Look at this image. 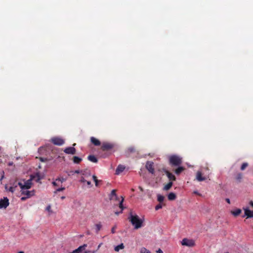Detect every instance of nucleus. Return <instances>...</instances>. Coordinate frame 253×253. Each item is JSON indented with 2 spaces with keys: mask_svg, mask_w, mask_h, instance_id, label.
<instances>
[{
  "mask_svg": "<svg viewBox=\"0 0 253 253\" xmlns=\"http://www.w3.org/2000/svg\"><path fill=\"white\" fill-rule=\"evenodd\" d=\"M128 219L132 225L134 226L135 229L140 228L142 226L143 220L140 219L137 215H133L132 212H130Z\"/></svg>",
  "mask_w": 253,
  "mask_h": 253,
  "instance_id": "nucleus-1",
  "label": "nucleus"
},
{
  "mask_svg": "<svg viewBox=\"0 0 253 253\" xmlns=\"http://www.w3.org/2000/svg\"><path fill=\"white\" fill-rule=\"evenodd\" d=\"M169 164L172 167L179 166L182 163V158L178 155H172L169 157Z\"/></svg>",
  "mask_w": 253,
  "mask_h": 253,
  "instance_id": "nucleus-2",
  "label": "nucleus"
},
{
  "mask_svg": "<svg viewBox=\"0 0 253 253\" xmlns=\"http://www.w3.org/2000/svg\"><path fill=\"white\" fill-rule=\"evenodd\" d=\"M116 145L114 143L103 142L101 145V149L103 151H115Z\"/></svg>",
  "mask_w": 253,
  "mask_h": 253,
  "instance_id": "nucleus-3",
  "label": "nucleus"
},
{
  "mask_svg": "<svg viewBox=\"0 0 253 253\" xmlns=\"http://www.w3.org/2000/svg\"><path fill=\"white\" fill-rule=\"evenodd\" d=\"M32 178L27 180L26 181H24V183H22L21 182H18V184L20 186L21 189H30L32 184Z\"/></svg>",
  "mask_w": 253,
  "mask_h": 253,
  "instance_id": "nucleus-4",
  "label": "nucleus"
},
{
  "mask_svg": "<svg viewBox=\"0 0 253 253\" xmlns=\"http://www.w3.org/2000/svg\"><path fill=\"white\" fill-rule=\"evenodd\" d=\"M181 244L183 246L192 247L195 246V242L193 240L184 238L182 240Z\"/></svg>",
  "mask_w": 253,
  "mask_h": 253,
  "instance_id": "nucleus-5",
  "label": "nucleus"
},
{
  "mask_svg": "<svg viewBox=\"0 0 253 253\" xmlns=\"http://www.w3.org/2000/svg\"><path fill=\"white\" fill-rule=\"evenodd\" d=\"M51 142L56 145L61 146L63 145L65 141L64 140L60 137H54L51 138Z\"/></svg>",
  "mask_w": 253,
  "mask_h": 253,
  "instance_id": "nucleus-6",
  "label": "nucleus"
},
{
  "mask_svg": "<svg viewBox=\"0 0 253 253\" xmlns=\"http://www.w3.org/2000/svg\"><path fill=\"white\" fill-rule=\"evenodd\" d=\"M9 200L7 197H4L0 200V209H6L9 206Z\"/></svg>",
  "mask_w": 253,
  "mask_h": 253,
  "instance_id": "nucleus-7",
  "label": "nucleus"
},
{
  "mask_svg": "<svg viewBox=\"0 0 253 253\" xmlns=\"http://www.w3.org/2000/svg\"><path fill=\"white\" fill-rule=\"evenodd\" d=\"M76 145V144L74 143L73 146H75ZM64 152L67 154L74 155L76 153V150L74 147H69L66 148L64 149Z\"/></svg>",
  "mask_w": 253,
  "mask_h": 253,
  "instance_id": "nucleus-8",
  "label": "nucleus"
},
{
  "mask_svg": "<svg viewBox=\"0 0 253 253\" xmlns=\"http://www.w3.org/2000/svg\"><path fill=\"white\" fill-rule=\"evenodd\" d=\"M146 168L149 172L152 174L154 173V163L151 161H147L146 164Z\"/></svg>",
  "mask_w": 253,
  "mask_h": 253,
  "instance_id": "nucleus-9",
  "label": "nucleus"
},
{
  "mask_svg": "<svg viewBox=\"0 0 253 253\" xmlns=\"http://www.w3.org/2000/svg\"><path fill=\"white\" fill-rule=\"evenodd\" d=\"M21 192L22 195H24L27 196L28 198H30L35 195V191H29L28 189H21Z\"/></svg>",
  "mask_w": 253,
  "mask_h": 253,
  "instance_id": "nucleus-10",
  "label": "nucleus"
},
{
  "mask_svg": "<svg viewBox=\"0 0 253 253\" xmlns=\"http://www.w3.org/2000/svg\"><path fill=\"white\" fill-rule=\"evenodd\" d=\"M243 210L244 211V216H247V218L253 217V211H251L248 207L243 208Z\"/></svg>",
  "mask_w": 253,
  "mask_h": 253,
  "instance_id": "nucleus-11",
  "label": "nucleus"
},
{
  "mask_svg": "<svg viewBox=\"0 0 253 253\" xmlns=\"http://www.w3.org/2000/svg\"><path fill=\"white\" fill-rule=\"evenodd\" d=\"M163 171L165 172V173L167 175L168 178L171 181H175L176 180L175 176L170 171L166 169H163Z\"/></svg>",
  "mask_w": 253,
  "mask_h": 253,
  "instance_id": "nucleus-12",
  "label": "nucleus"
},
{
  "mask_svg": "<svg viewBox=\"0 0 253 253\" xmlns=\"http://www.w3.org/2000/svg\"><path fill=\"white\" fill-rule=\"evenodd\" d=\"M125 169V167L120 165L116 169L115 174L117 175L119 174L121 172H123Z\"/></svg>",
  "mask_w": 253,
  "mask_h": 253,
  "instance_id": "nucleus-13",
  "label": "nucleus"
},
{
  "mask_svg": "<svg viewBox=\"0 0 253 253\" xmlns=\"http://www.w3.org/2000/svg\"><path fill=\"white\" fill-rule=\"evenodd\" d=\"M90 141L95 146H99L101 144L100 141L94 137H91Z\"/></svg>",
  "mask_w": 253,
  "mask_h": 253,
  "instance_id": "nucleus-14",
  "label": "nucleus"
},
{
  "mask_svg": "<svg viewBox=\"0 0 253 253\" xmlns=\"http://www.w3.org/2000/svg\"><path fill=\"white\" fill-rule=\"evenodd\" d=\"M196 178L199 181H202L206 179V177L202 176V173L200 171H198L197 173Z\"/></svg>",
  "mask_w": 253,
  "mask_h": 253,
  "instance_id": "nucleus-15",
  "label": "nucleus"
},
{
  "mask_svg": "<svg viewBox=\"0 0 253 253\" xmlns=\"http://www.w3.org/2000/svg\"><path fill=\"white\" fill-rule=\"evenodd\" d=\"M177 167L178 168L175 169L174 172L176 174L179 175L185 169V168L180 166Z\"/></svg>",
  "mask_w": 253,
  "mask_h": 253,
  "instance_id": "nucleus-16",
  "label": "nucleus"
},
{
  "mask_svg": "<svg viewBox=\"0 0 253 253\" xmlns=\"http://www.w3.org/2000/svg\"><path fill=\"white\" fill-rule=\"evenodd\" d=\"M87 159L90 162L96 163L98 162L97 159L94 155H89L87 157Z\"/></svg>",
  "mask_w": 253,
  "mask_h": 253,
  "instance_id": "nucleus-17",
  "label": "nucleus"
},
{
  "mask_svg": "<svg viewBox=\"0 0 253 253\" xmlns=\"http://www.w3.org/2000/svg\"><path fill=\"white\" fill-rule=\"evenodd\" d=\"M82 161V159L78 156H74L73 158V161L75 164H80Z\"/></svg>",
  "mask_w": 253,
  "mask_h": 253,
  "instance_id": "nucleus-18",
  "label": "nucleus"
},
{
  "mask_svg": "<svg viewBox=\"0 0 253 253\" xmlns=\"http://www.w3.org/2000/svg\"><path fill=\"white\" fill-rule=\"evenodd\" d=\"M168 198L170 201L174 200L176 199V195L174 193L171 192L169 194Z\"/></svg>",
  "mask_w": 253,
  "mask_h": 253,
  "instance_id": "nucleus-19",
  "label": "nucleus"
},
{
  "mask_svg": "<svg viewBox=\"0 0 253 253\" xmlns=\"http://www.w3.org/2000/svg\"><path fill=\"white\" fill-rule=\"evenodd\" d=\"M172 182L170 181L168 183H167L166 185H165V186L163 188V189L164 190H169L172 186Z\"/></svg>",
  "mask_w": 253,
  "mask_h": 253,
  "instance_id": "nucleus-20",
  "label": "nucleus"
},
{
  "mask_svg": "<svg viewBox=\"0 0 253 253\" xmlns=\"http://www.w3.org/2000/svg\"><path fill=\"white\" fill-rule=\"evenodd\" d=\"M125 248V246L123 243L117 246L115 248V251L116 252H119L120 250L123 249Z\"/></svg>",
  "mask_w": 253,
  "mask_h": 253,
  "instance_id": "nucleus-21",
  "label": "nucleus"
},
{
  "mask_svg": "<svg viewBox=\"0 0 253 253\" xmlns=\"http://www.w3.org/2000/svg\"><path fill=\"white\" fill-rule=\"evenodd\" d=\"M231 212L234 216H238L241 213V210L238 209L234 211H232Z\"/></svg>",
  "mask_w": 253,
  "mask_h": 253,
  "instance_id": "nucleus-22",
  "label": "nucleus"
},
{
  "mask_svg": "<svg viewBox=\"0 0 253 253\" xmlns=\"http://www.w3.org/2000/svg\"><path fill=\"white\" fill-rule=\"evenodd\" d=\"M113 196H115L116 199L118 198V197L117 196V194H116V190H115V189L111 191V194H110V200H112Z\"/></svg>",
  "mask_w": 253,
  "mask_h": 253,
  "instance_id": "nucleus-23",
  "label": "nucleus"
},
{
  "mask_svg": "<svg viewBox=\"0 0 253 253\" xmlns=\"http://www.w3.org/2000/svg\"><path fill=\"white\" fill-rule=\"evenodd\" d=\"M165 197L164 196H162L160 194L157 195V200L158 202H159L160 203L163 202L164 200Z\"/></svg>",
  "mask_w": 253,
  "mask_h": 253,
  "instance_id": "nucleus-24",
  "label": "nucleus"
},
{
  "mask_svg": "<svg viewBox=\"0 0 253 253\" xmlns=\"http://www.w3.org/2000/svg\"><path fill=\"white\" fill-rule=\"evenodd\" d=\"M95 226L96 233H98L102 227V225L100 223H97V224H95Z\"/></svg>",
  "mask_w": 253,
  "mask_h": 253,
  "instance_id": "nucleus-25",
  "label": "nucleus"
},
{
  "mask_svg": "<svg viewBox=\"0 0 253 253\" xmlns=\"http://www.w3.org/2000/svg\"><path fill=\"white\" fill-rule=\"evenodd\" d=\"M124 198H123V197H122V200H121V202H120V203H119V207H120V208H121V210H122V211H121L120 212H122V211H123V210L124 209V208H125L124 207L123 205V202H124Z\"/></svg>",
  "mask_w": 253,
  "mask_h": 253,
  "instance_id": "nucleus-26",
  "label": "nucleus"
},
{
  "mask_svg": "<svg viewBox=\"0 0 253 253\" xmlns=\"http://www.w3.org/2000/svg\"><path fill=\"white\" fill-rule=\"evenodd\" d=\"M140 253H151V252L144 247H143L140 250Z\"/></svg>",
  "mask_w": 253,
  "mask_h": 253,
  "instance_id": "nucleus-27",
  "label": "nucleus"
},
{
  "mask_svg": "<svg viewBox=\"0 0 253 253\" xmlns=\"http://www.w3.org/2000/svg\"><path fill=\"white\" fill-rule=\"evenodd\" d=\"M127 151L130 153H134L135 151V149L133 147H130L128 148Z\"/></svg>",
  "mask_w": 253,
  "mask_h": 253,
  "instance_id": "nucleus-28",
  "label": "nucleus"
},
{
  "mask_svg": "<svg viewBox=\"0 0 253 253\" xmlns=\"http://www.w3.org/2000/svg\"><path fill=\"white\" fill-rule=\"evenodd\" d=\"M92 178L93 179V180L94 181L95 183V186H98V180L97 179V177L95 176V175H93L92 176Z\"/></svg>",
  "mask_w": 253,
  "mask_h": 253,
  "instance_id": "nucleus-29",
  "label": "nucleus"
},
{
  "mask_svg": "<svg viewBox=\"0 0 253 253\" xmlns=\"http://www.w3.org/2000/svg\"><path fill=\"white\" fill-rule=\"evenodd\" d=\"M82 247H79L78 249L73 251L71 253H79L80 252L82 251Z\"/></svg>",
  "mask_w": 253,
  "mask_h": 253,
  "instance_id": "nucleus-30",
  "label": "nucleus"
},
{
  "mask_svg": "<svg viewBox=\"0 0 253 253\" xmlns=\"http://www.w3.org/2000/svg\"><path fill=\"white\" fill-rule=\"evenodd\" d=\"M248 166V163H243L242 166H241V169L242 170H244Z\"/></svg>",
  "mask_w": 253,
  "mask_h": 253,
  "instance_id": "nucleus-31",
  "label": "nucleus"
},
{
  "mask_svg": "<svg viewBox=\"0 0 253 253\" xmlns=\"http://www.w3.org/2000/svg\"><path fill=\"white\" fill-rule=\"evenodd\" d=\"M162 208V205L160 203L155 207V210L158 211Z\"/></svg>",
  "mask_w": 253,
  "mask_h": 253,
  "instance_id": "nucleus-32",
  "label": "nucleus"
},
{
  "mask_svg": "<svg viewBox=\"0 0 253 253\" xmlns=\"http://www.w3.org/2000/svg\"><path fill=\"white\" fill-rule=\"evenodd\" d=\"M35 178H36V181L37 182H39L41 179V177L39 174H37L36 176H35Z\"/></svg>",
  "mask_w": 253,
  "mask_h": 253,
  "instance_id": "nucleus-33",
  "label": "nucleus"
},
{
  "mask_svg": "<svg viewBox=\"0 0 253 253\" xmlns=\"http://www.w3.org/2000/svg\"><path fill=\"white\" fill-rule=\"evenodd\" d=\"M116 228H117V225H114L112 228V229H111V232H112V233L114 234V233H115L116 232L115 230H116Z\"/></svg>",
  "mask_w": 253,
  "mask_h": 253,
  "instance_id": "nucleus-34",
  "label": "nucleus"
},
{
  "mask_svg": "<svg viewBox=\"0 0 253 253\" xmlns=\"http://www.w3.org/2000/svg\"><path fill=\"white\" fill-rule=\"evenodd\" d=\"M242 174L239 173V174L237 175V178H237V179L239 181H240L241 180V179H242Z\"/></svg>",
  "mask_w": 253,
  "mask_h": 253,
  "instance_id": "nucleus-35",
  "label": "nucleus"
},
{
  "mask_svg": "<svg viewBox=\"0 0 253 253\" xmlns=\"http://www.w3.org/2000/svg\"><path fill=\"white\" fill-rule=\"evenodd\" d=\"M9 191L11 192L12 193H13L15 191V187H10L9 189Z\"/></svg>",
  "mask_w": 253,
  "mask_h": 253,
  "instance_id": "nucleus-36",
  "label": "nucleus"
},
{
  "mask_svg": "<svg viewBox=\"0 0 253 253\" xmlns=\"http://www.w3.org/2000/svg\"><path fill=\"white\" fill-rule=\"evenodd\" d=\"M80 181L81 182H85L86 180L85 179V178L84 177H82L80 180Z\"/></svg>",
  "mask_w": 253,
  "mask_h": 253,
  "instance_id": "nucleus-37",
  "label": "nucleus"
},
{
  "mask_svg": "<svg viewBox=\"0 0 253 253\" xmlns=\"http://www.w3.org/2000/svg\"><path fill=\"white\" fill-rule=\"evenodd\" d=\"M28 198L27 196L22 197L21 198V200L22 201H25Z\"/></svg>",
  "mask_w": 253,
  "mask_h": 253,
  "instance_id": "nucleus-38",
  "label": "nucleus"
},
{
  "mask_svg": "<svg viewBox=\"0 0 253 253\" xmlns=\"http://www.w3.org/2000/svg\"><path fill=\"white\" fill-rule=\"evenodd\" d=\"M64 189H65L64 187H62V188H60L57 189L56 190V191H58V192H60V191L64 190Z\"/></svg>",
  "mask_w": 253,
  "mask_h": 253,
  "instance_id": "nucleus-39",
  "label": "nucleus"
},
{
  "mask_svg": "<svg viewBox=\"0 0 253 253\" xmlns=\"http://www.w3.org/2000/svg\"><path fill=\"white\" fill-rule=\"evenodd\" d=\"M56 181H60L61 183H62L64 181V178H62V179H61L60 178H57L56 179Z\"/></svg>",
  "mask_w": 253,
  "mask_h": 253,
  "instance_id": "nucleus-40",
  "label": "nucleus"
},
{
  "mask_svg": "<svg viewBox=\"0 0 253 253\" xmlns=\"http://www.w3.org/2000/svg\"><path fill=\"white\" fill-rule=\"evenodd\" d=\"M85 182H86V184L88 186H89V187H91V182L89 181H86Z\"/></svg>",
  "mask_w": 253,
  "mask_h": 253,
  "instance_id": "nucleus-41",
  "label": "nucleus"
},
{
  "mask_svg": "<svg viewBox=\"0 0 253 253\" xmlns=\"http://www.w3.org/2000/svg\"><path fill=\"white\" fill-rule=\"evenodd\" d=\"M50 209H51V207L50 206H48L46 208V210L48 211H50Z\"/></svg>",
  "mask_w": 253,
  "mask_h": 253,
  "instance_id": "nucleus-42",
  "label": "nucleus"
},
{
  "mask_svg": "<svg viewBox=\"0 0 253 253\" xmlns=\"http://www.w3.org/2000/svg\"><path fill=\"white\" fill-rule=\"evenodd\" d=\"M86 246H87L86 244H84L83 246H81L80 247H82V250H84Z\"/></svg>",
  "mask_w": 253,
  "mask_h": 253,
  "instance_id": "nucleus-43",
  "label": "nucleus"
},
{
  "mask_svg": "<svg viewBox=\"0 0 253 253\" xmlns=\"http://www.w3.org/2000/svg\"><path fill=\"white\" fill-rule=\"evenodd\" d=\"M156 252H157V253H163V251H162V250L161 249H159L158 250H157V251H156Z\"/></svg>",
  "mask_w": 253,
  "mask_h": 253,
  "instance_id": "nucleus-44",
  "label": "nucleus"
},
{
  "mask_svg": "<svg viewBox=\"0 0 253 253\" xmlns=\"http://www.w3.org/2000/svg\"><path fill=\"white\" fill-rule=\"evenodd\" d=\"M102 244H102V243L99 244V245H98V247H97V250H96L97 251L98 250H99V249L101 247V246L102 245Z\"/></svg>",
  "mask_w": 253,
  "mask_h": 253,
  "instance_id": "nucleus-45",
  "label": "nucleus"
},
{
  "mask_svg": "<svg viewBox=\"0 0 253 253\" xmlns=\"http://www.w3.org/2000/svg\"><path fill=\"white\" fill-rule=\"evenodd\" d=\"M194 193L196 194V195L201 196V194L198 191H194Z\"/></svg>",
  "mask_w": 253,
  "mask_h": 253,
  "instance_id": "nucleus-46",
  "label": "nucleus"
},
{
  "mask_svg": "<svg viewBox=\"0 0 253 253\" xmlns=\"http://www.w3.org/2000/svg\"><path fill=\"white\" fill-rule=\"evenodd\" d=\"M249 204H250V205H251L252 207H253V201H251L249 202Z\"/></svg>",
  "mask_w": 253,
  "mask_h": 253,
  "instance_id": "nucleus-47",
  "label": "nucleus"
},
{
  "mask_svg": "<svg viewBox=\"0 0 253 253\" xmlns=\"http://www.w3.org/2000/svg\"><path fill=\"white\" fill-rule=\"evenodd\" d=\"M226 201L228 203V204H230V199H228V198H227L226 199Z\"/></svg>",
  "mask_w": 253,
  "mask_h": 253,
  "instance_id": "nucleus-48",
  "label": "nucleus"
},
{
  "mask_svg": "<svg viewBox=\"0 0 253 253\" xmlns=\"http://www.w3.org/2000/svg\"><path fill=\"white\" fill-rule=\"evenodd\" d=\"M138 188H139V189H140V190L141 191H142V192H143V188H142V187H141V186H139Z\"/></svg>",
  "mask_w": 253,
  "mask_h": 253,
  "instance_id": "nucleus-49",
  "label": "nucleus"
},
{
  "mask_svg": "<svg viewBox=\"0 0 253 253\" xmlns=\"http://www.w3.org/2000/svg\"><path fill=\"white\" fill-rule=\"evenodd\" d=\"M97 250H95V251H88L89 252L88 253H95L96 252Z\"/></svg>",
  "mask_w": 253,
  "mask_h": 253,
  "instance_id": "nucleus-50",
  "label": "nucleus"
},
{
  "mask_svg": "<svg viewBox=\"0 0 253 253\" xmlns=\"http://www.w3.org/2000/svg\"><path fill=\"white\" fill-rule=\"evenodd\" d=\"M3 177H4V175H3L1 176V178H0V181H2V180L3 178Z\"/></svg>",
  "mask_w": 253,
  "mask_h": 253,
  "instance_id": "nucleus-51",
  "label": "nucleus"
},
{
  "mask_svg": "<svg viewBox=\"0 0 253 253\" xmlns=\"http://www.w3.org/2000/svg\"><path fill=\"white\" fill-rule=\"evenodd\" d=\"M80 172V171L79 170H77L75 171V173H79Z\"/></svg>",
  "mask_w": 253,
  "mask_h": 253,
  "instance_id": "nucleus-52",
  "label": "nucleus"
},
{
  "mask_svg": "<svg viewBox=\"0 0 253 253\" xmlns=\"http://www.w3.org/2000/svg\"><path fill=\"white\" fill-rule=\"evenodd\" d=\"M52 184H53V185H54V186L56 185V181H54V182H52Z\"/></svg>",
  "mask_w": 253,
  "mask_h": 253,
  "instance_id": "nucleus-53",
  "label": "nucleus"
},
{
  "mask_svg": "<svg viewBox=\"0 0 253 253\" xmlns=\"http://www.w3.org/2000/svg\"><path fill=\"white\" fill-rule=\"evenodd\" d=\"M85 171H81V173H82L83 175H84L85 174Z\"/></svg>",
  "mask_w": 253,
  "mask_h": 253,
  "instance_id": "nucleus-54",
  "label": "nucleus"
},
{
  "mask_svg": "<svg viewBox=\"0 0 253 253\" xmlns=\"http://www.w3.org/2000/svg\"><path fill=\"white\" fill-rule=\"evenodd\" d=\"M61 199H65V197H64V196H62V197H61Z\"/></svg>",
  "mask_w": 253,
  "mask_h": 253,
  "instance_id": "nucleus-55",
  "label": "nucleus"
},
{
  "mask_svg": "<svg viewBox=\"0 0 253 253\" xmlns=\"http://www.w3.org/2000/svg\"><path fill=\"white\" fill-rule=\"evenodd\" d=\"M18 253H24L22 251H21V252H19Z\"/></svg>",
  "mask_w": 253,
  "mask_h": 253,
  "instance_id": "nucleus-56",
  "label": "nucleus"
},
{
  "mask_svg": "<svg viewBox=\"0 0 253 253\" xmlns=\"http://www.w3.org/2000/svg\"><path fill=\"white\" fill-rule=\"evenodd\" d=\"M41 159L42 161H43L42 158H41Z\"/></svg>",
  "mask_w": 253,
  "mask_h": 253,
  "instance_id": "nucleus-57",
  "label": "nucleus"
},
{
  "mask_svg": "<svg viewBox=\"0 0 253 253\" xmlns=\"http://www.w3.org/2000/svg\"><path fill=\"white\" fill-rule=\"evenodd\" d=\"M88 252H85L84 253H88Z\"/></svg>",
  "mask_w": 253,
  "mask_h": 253,
  "instance_id": "nucleus-58",
  "label": "nucleus"
},
{
  "mask_svg": "<svg viewBox=\"0 0 253 253\" xmlns=\"http://www.w3.org/2000/svg\"><path fill=\"white\" fill-rule=\"evenodd\" d=\"M116 213L117 214H118L119 213V212H116Z\"/></svg>",
  "mask_w": 253,
  "mask_h": 253,
  "instance_id": "nucleus-59",
  "label": "nucleus"
}]
</instances>
